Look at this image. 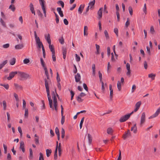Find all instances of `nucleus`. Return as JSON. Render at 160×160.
Wrapping results in <instances>:
<instances>
[{"instance_id": "obj_1", "label": "nucleus", "mask_w": 160, "mask_h": 160, "mask_svg": "<svg viewBox=\"0 0 160 160\" xmlns=\"http://www.w3.org/2000/svg\"><path fill=\"white\" fill-rule=\"evenodd\" d=\"M44 81L46 89V92L49 101V106L52 110H54V108L52 105V100L50 95L49 88L48 86V84L51 82L50 80L49 79H47L46 78H45L44 79Z\"/></svg>"}, {"instance_id": "obj_2", "label": "nucleus", "mask_w": 160, "mask_h": 160, "mask_svg": "<svg viewBox=\"0 0 160 160\" xmlns=\"http://www.w3.org/2000/svg\"><path fill=\"white\" fill-rule=\"evenodd\" d=\"M56 96L59 98V96L57 94L56 90L55 89V90L52 92V98L53 99L54 106L55 110L57 111H58L57 107L58 104Z\"/></svg>"}, {"instance_id": "obj_3", "label": "nucleus", "mask_w": 160, "mask_h": 160, "mask_svg": "<svg viewBox=\"0 0 160 160\" xmlns=\"http://www.w3.org/2000/svg\"><path fill=\"white\" fill-rule=\"evenodd\" d=\"M34 34L36 44L37 45L38 48L40 49L41 48V46L43 45V44L42 42H41L39 37L37 36L36 31H34Z\"/></svg>"}, {"instance_id": "obj_4", "label": "nucleus", "mask_w": 160, "mask_h": 160, "mask_svg": "<svg viewBox=\"0 0 160 160\" xmlns=\"http://www.w3.org/2000/svg\"><path fill=\"white\" fill-rule=\"evenodd\" d=\"M133 114V112L130 113L126 114L122 116L120 118L119 121L120 122H124L128 120L132 114Z\"/></svg>"}, {"instance_id": "obj_5", "label": "nucleus", "mask_w": 160, "mask_h": 160, "mask_svg": "<svg viewBox=\"0 0 160 160\" xmlns=\"http://www.w3.org/2000/svg\"><path fill=\"white\" fill-rule=\"evenodd\" d=\"M18 72L17 74H18V76L21 78L27 79L29 78V76L28 74L24 72L19 71Z\"/></svg>"}, {"instance_id": "obj_6", "label": "nucleus", "mask_w": 160, "mask_h": 160, "mask_svg": "<svg viewBox=\"0 0 160 160\" xmlns=\"http://www.w3.org/2000/svg\"><path fill=\"white\" fill-rule=\"evenodd\" d=\"M40 4L41 6L42 9V10L45 17H46V12L45 7L44 5V0H39Z\"/></svg>"}, {"instance_id": "obj_7", "label": "nucleus", "mask_w": 160, "mask_h": 160, "mask_svg": "<svg viewBox=\"0 0 160 160\" xmlns=\"http://www.w3.org/2000/svg\"><path fill=\"white\" fill-rule=\"evenodd\" d=\"M86 95L85 93L83 92H81L80 94L77 97V100L79 102H82L83 100L82 99V98L85 96Z\"/></svg>"}, {"instance_id": "obj_8", "label": "nucleus", "mask_w": 160, "mask_h": 160, "mask_svg": "<svg viewBox=\"0 0 160 160\" xmlns=\"http://www.w3.org/2000/svg\"><path fill=\"white\" fill-rule=\"evenodd\" d=\"M18 72L17 71L12 72L9 73V76L7 77V79L8 80H11L17 74Z\"/></svg>"}, {"instance_id": "obj_9", "label": "nucleus", "mask_w": 160, "mask_h": 160, "mask_svg": "<svg viewBox=\"0 0 160 160\" xmlns=\"http://www.w3.org/2000/svg\"><path fill=\"white\" fill-rule=\"evenodd\" d=\"M146 114L145 112H143L142 115L141 119L140 124L142 125L143 124L145 121Z\"/></svg>"}, {"instance_id": "obj_10", "label": "nucleus", "mask_w": 160, "mask_h": 160, "mask_svg": "<svg viewBox=\"0 0 160 160\" xmlns=\"http://www.w3.org/2000/svg\"><path fill=\"white\" fill-rule=\"evenodd\" d=\"M160 113V107L158 109L156 112L154 114H153L149 118V119H150L156 117L159 115Z\"/></svg>"}, {"instance_id": "obj_11", "label": "nucleus", "mask_w": 160, "mask_h": 160, "mask_svg": "<svg viewBox=\"0 0 160 160\" xmlns=\"http://www.w3.org/2000/svg\"><path fill=\"white\" fill-rule=\"evenodd\" d=\"M126 68L128 71L126 72V74L127 76L130 77L131 74L130 66L129 64L128 63L126 64Z\"/></svg>"}, {"instance_id": "obj_12", "label": "nucleus", "mask_w": 160, "mask_h": 160, "mask_svg": "<svg viewBox=\"0 0 160 160\" xmlns=\"http://www.w3.org/2000/svg\"><path fill=\"white\" fill-rule=\"evenodd\" d=\"M131 136V133L130 130H128L127 132H125L123 136V138L125 140L127 138Z\"/></svg>"}, {"instance_id": "obj_13", "label": "nucleus", "mask_w": 160, "mask_h": 160, "mask_svg": "<svg viewBox=\"0 0 160 160\" xmlns=\"http://www.w3.org/2000/svg\"><path fill=\"white\" fill-rule=\"evenodd\" d=\"M19 148L22 150V152H25V150L24 148V143L23 141H22L20 142V146Z\"/></svg>"}, {"instance_id": "obj_14", "label": "nucleus", "mask_w": 160, "mask_h": 160, "mask_svg": "<svg viewBox=\"0 0 160 160\" xmlns=\"http://www.w3.org/2000/svg\"><path fill=\"white\" fill-rule=\"evenodd\" d=\"M45 38L46 40L47 41L48 43L49 44H51V40L50 34L48 33L47 35H45Z\"/></svg>"}, {"instance_id": "obj_15", "label": "nucleus", "mask_w": 160, "mask_h": 160, "mask_svg": "<svg viewBox=\"0 0 160 160\" xmlns=\"http://www.w3.org/2000/svg\"><path fill=\"white\" fill-rule=\"evenodd\" d=\"M67 52V50L66 48L63 47L62 49V53L63 54V58L64 59H65L66 57V55Z\"/></svg>"}, {"instance_id": "obj_16", "label": "nucleus", "mask_w": 160, "mask_h": 160, "mask_svg": "<svg viewBox=\"0 0 160 160\" xmlns=\"http://www.w3.org/2000/svg\"><path fill=\"white\" fill-rule=\"evenodd\" d=\"M75 81L76 82H79L81 79V76L80 74L79 73H77L75 76Z\"/></svg>"}, {"instance_id": "obj_17", "label": "nucleus", "mask_w": 160, "mask_h": 160, "mask_svg": "<svg viewBox=\"0 0 160 160\" xmlns=\"http://www.w3.org/2000/svg\"><path fill=\"white\" fill-rule=\"evenodd\" d=\"M30 8V10L31 11L32 13L34 15H35V12L34 9L33 5L32 3H30L29 5Z\"/></svg>"}, {"instance_id": "obj_18", "label": "nucleus", "mask_w": 160, "mask_h": 160, "mask_svg": "<svg viewBox=\"0 0 160 160\" xmlns=\"http://www.w3.org/2000/svg\"><path fill=\"white\" fill-rule=\"evenodd\" d=\"M131 130L134 133H136L137 131V128L136 124H135L134 126L131 128Z\"/></svg>"}, {"instance_id": "obj_19", "label": "nucleus", "mask_w": 160, "mask_h": 160, "mask_svg": "<svg viewBox=\"0 0 160 160\" xmlns=\"http://www.w3.org/2000/svg\"><path fill=\"white\" fill-rule=\"evenodd\" d=\"M103 8H100L98 12V14L99 16V19H100L102 17V11Z\"/></svg>"}, {"instance_id": "obj_20", "label": "nucleus", "mask_w": 160, "mask_h": 160, "mask_svg": "<svg viewBox=\"0 0 160 160\" xmlns=\"http://www.w3.org/2000/svg\"><path fill=\"white\" fill-rule=\"evenodd\" d=\"M14 86L15 87L16 89L17 90H22L23 89L22 87L17 83H14Z\"/></svg>"}, {"instance_id": "obj_21", "label": "nucleus", "mask_w": 160, "mask_h": 160, "mask_svg": "<svg viewBox=\"0 0 160 160\" xmlns=\"http://www.w3.org/2000/svg\"><path fill=\"white\" fill-rule=\"evenodd\" d=\"M23 47V45L22 43L18 44L15 46V48L16 49H21Z\"/></svg>"}, {"instance_id": "obj_22", "label": "nucleus", "mask_w": 160, "mask_h": 160, "mask_svg": "<svg viewBox=\"0 0 160 160\" xmlns=\"http://www.w3.org/2000/svg\"><path fill=\"white\" fill-rule=\"evenodd\" d=\"M57 10L60 16L62 17H63V14L61 8L60 7L57 8Z\"/></svg>"}, {"instance_id": "obj_23", "label": "nucleus", "mask_w": 160, "mask_h": 160, "mask_svg": "<svg viewBox=\"0 0 160 160\" xmlns=\"http://www.w3.org/2000/svg\"><path fill=\"white\" fill-rule=\"evenodd\" d=\"M95 46L96 49V51L95 52V54L98 55L100 53V46L97 44H95Z\"/></svg>"}, {"instance_id": "obj_24", "label": "nucleus", "mask_w": 160, "mask_h": 160, "mask_svg": "<svg viewBox=\"0 0 160 160\" xmlns=\"http://www.w3.org/2000/svg\"><path fill=\"white\" fill-rule=\"evenodd\" d=\"M49 48L50 50V51L52 52V53H55L54 48L52 45L51 44H49Z\"/></svg>"}, {"instance_id": "obj_25", "label": "nucleus", "mask_w": 160, "mask_h": 160, "mask_svg": "<svg viewBox=\"0 0 160 160\" xmlns=\"http://www.w3.org/2000/svg\"><path fill=\"white\" fill-rule=\"evenodd\" d=\"M57 145L56 148L55 149V153H54V158L55 159H57V151H58V141L57 142Z\"/></svg>"}, {"instance_id": "obj_26", "label": "nucleus", "mask_w": 160, "mask_h": 160, "mask_svg": "<svg viewBox=\"0 0 160 160\" xmlns=\"http://www.w3.org/2000/svg\"><path fill=\"white\" fill-rule=\"evenodd\" d=\"M84 8V5L82 6V5H81L78 8V12L79 14H81L82 13V12Z\"/></svg>"}, {"instance_id": "obj_27", "label": "nucleus", "mask_w": 160, "mask_h": 160, "mask_svg": "<svg viewBox=\"0 0 160 160\" xmlns=\"http://www.w3.org/2000/svg\"><path fill=\"white\" fill-rule=\"evenodd\" d=\"M95 2V0H93L92 1L90 2L88 4V6L90 7L91 9L92 8V6L94 5Z\"/></svg>"}, {"instance_id": "obj_28", "label": "nucleus", "mask_w": 160, "mask_h": 160, "mask_svg": "<svg viewBox=\"0 0 160 160\" xmlns=\"http://www.w3.org/2000/svg\"><path fill=\"white\" fill-rule=\"evenodd\" d=\"M33 158V152L31 148L29 149V158L30 160L32 159Z\"/></svg>"}, {"instance_id": "obj_29", "label": "nucleus", "mask_w": 160, "mask_h": 160, "mask_svg": "<svg viewBox=\"0 0 160 160\" xmlns=\"http://www.w3.org/2000/svg\"><path fill=\"white\" fill-rule=\"evenodd\" d=\"M107 131L108 134L112 135L113 132V130L111 128H109L107 129Z\"/></svg>"}, {"instance_id": "obj_30", "label": "nucleus", "mask_w": 160, "mask_h": 160, "mask_svg": "<svg viewBox=\"0 0 160 160\" xmlns=\"http://www.w3.org/2000/svg\"><path fill=\"white\" fill-rule=\"evenodd\" d=\"M52 153V150L51 149H47L46 150V153L47 156L48 157H49L51 153Z\"/></svg>"}, {"instance_id": "obj_31", "label": "nucleus", "mask_w": 160, "mask_h": 160, "mask_svg": "<svg viewBox=\"0 0 160 160\" xmlns=\"http://www.w3.org/2000/svg\"><path fill=\"white\" fill-rule=\"evenodd\" d=\"M16 62V59L15 58H13L10 61V65H14Z\"/></svg>"}, {"instance_id": "obj_32", "label": "nucleus", "mask_w": 160, "mask_h": 160, "mask_svg": "<svg viewBox=\"0 0 160 160\" xmlns=\"http://www.w3.org/2000/svg\"><path fill=\"white\" fill-rule=\"evenodd\" d=\"M88 27L87 26H85L84 28V36H87L88 33L86 32V31L88 30Z\"/></svg>"}, {"instance_id": "obj_33", "label": "nucleus", "mask_w": 160, "mask_h": 160, "mask_svg": "<svg viewBox=\"0 0 160 160\" xmlns=\"http://www.w3.org/2000/svg\"><path fill=\"white\" fill-rule=\"evenodd\" d=\"M117 88L119 91H120L121 89V84L119 81H118Z\"/></svg>"}, {"instance_id": "obj_34", "label": "nucleus", "mask_w": 160, "mask_h": 160, "mask_svg": "<svg viewBox=\"0 0 160 160\" xmlns=\"http://www.w3.org/2000/svg\"><path fill=\"white\" fill-rule=\"evenodd\" d=\"M156 75L153 73H150L148 74V77L151 78L152 80H154Z\"/></svg>"}, {"instance_id": "obj_35", "label": "nucleus", "mask_w": 160, "mask_h": 160, "mask_svg": "<svg viewBox=\"0 0 160 160\" xmlns=\"http://www.w3.org/2000/svg\"><path fill=\"white\" fill-rule=\"evenodd\" d=\"M0 85L4 87L7 90H8L9 89V85L8 84H5L1 83L0 84Z\"/></svg>"}, {"instance_id": "obj_36", "label": "nucleus", "mask_w": 160, "mask_h": 160, "mask_svg": "<svg viewBox=\"0 0 160 160\" xmlns=\"http://www.w3.org/2000/svg\"><path fill=\"white\" fill-rule=\"evenodd\" d=\"M44 70L45 72V74L46 75V76L47 78L48 79H49V76L48 72L47 70V68H44Z\"/></svg>"}, {"instance_id": "obj_37", "label": "nucleus", "mask_w": 160, "mask_h": 160, "mask_svg": "<svg viewBox=\"0 0 160 160\" xmlns=\"http://www.w3.org/2000/svg\"><path fill=\"white\" fill-rule=\"evenodd\" d=\"M2 104L3 105V109L5 110L7 108V103L4 100L2 102Z\"/></svg>"}, {"instance_id": "obj_38", "label": "nucleus", "mask_w": 160, "mask_h": 160, "mask_svg": "<svg viewBox=\"0 0 160 160\" xmlns=\"http://www.w3.org/2000/svg\"><path fill=\"white\" fill-rule=\"evenodd\" d=\"M0 22L2 25L4 27H6V24L5 22L3 21L2 18H0Z\"/></svg>"}, {"instance_id": "obj_39", "label": "nucleus", "mask_w": 160, "mask_h": 160, "mask_svg": "<svg viewBox=\"0 0 160 160\" xmlns=\"http://www.w3.org/2000/svg\"><path fill=\"white\" fill-rule=\"evenodd\" d=\"M141 104V101H139L138 102L135 104V107L139 109Z\"/></svg>"}, {"instance_id": "obj_40", "label": "nucleus", "mask_w": 160, "mask_h": 160, "mask_svg": "<svg viewBox=\"0 0 160 160\" xmlns=\"http://www.w3.org/2000/svg\"><path fill=\"white\" fill-rule=\"evenodd\" d=\"M40 62L42 66L44 68H46L45 66L44 61L42 58H40Z\"/></svg>"}, {"instance_id": "obj_41", "label": "nucleus", "mask_w": 160, "mask_h": 160, "mask_svg": "<svg viewBox=\"0 0 160 160\" xmlns=\"http://www.w3.org/2000/svg\"><path fill=\"white\" fill-rule=\"evenodd\" d=\"M9 8L11 9L13 12H14L15 9L14 5L12 4L9 6Z\"/></svg>"}, {"instance_id": "obj_42", "label": "nucleus", "mask_w": 160, "mask_h": 160, "mask_svg": "<svg viewBox=\"0 0 160 160\" xmlns=\"http://www.w3.org/2000/svg\"><path fill=\"white\" fill-rule=\"evenodd\" d=\"M65 136V131L63 128H62L61 130V137L63 138Z\"/></svg>"}, {"instance_id": "obj_43", "label": "nucleus", "mask_w": 160, "mask_h": 160, "mask_svg": "<svg viewBox=\"0 0 160 160\" xmlns=\"http://www.w3.org/2000/svg\"><path fill=\"white\" fill-rule=\"evenodd\" d=\"M62 118L61 123L62 125H63L65 121V116L63 115V114H61Z\"/></svg>"}, {"instance_id": "obj_44", "label": "nucleus", "mask_w": 160, "mask_h": 160, "mask_svg": "<svg viewBox=\"0 0 160 160\" xmlns=\"http://www.w3.org/2000/svg\"><path fill=\"white\" fill-rule=\"evenodd\" d=\"M102 83V91H104L105 90L104 85L106 86L107 85L106 83H105V84L103 81L100 82Z\"/></svg>"}, {"instance_id": "obj_45", "label": "nucleus", "mask_w": 160, "mask_h": 160, "mask_svg": "<svg viewBox=\"0 0 160 160\" xmlns=\"http://www.w3.org/2000/svg\"><path fill=\"white\" fill-rule=\"evenodd\" d=\"M104 34L105 35V36L106 37V38L107 39H108L109 38V36L108 35V31L106 30H105L104 31Z\"/></svg>"}, {"instance_id": "obj_46", "label": "nucleus", "mask_w": 160, "mask_h": 160, "mask_svg": "<svg viewBox=\"0 0 160 160\" xmlns=\"http://www.w3.org/2000/svg\"><path fill=\"white\" fill-rule=\"evenodd\" d=\"M128 10L130 15L132 16L133 14V10L131 7L129 6L128 8Z\"/></svg>"}, {"instance_id": "obj_47", "label": "nucleus", "mask_w": 160, "mask_h": 160, "mask_svg": "<svg viewBox=\"0 0 160 160\" xmlns=\"http://www.w3.org/2000/svg\"><path fill=\"white\" fill-rule=\"evenodd\" d=\"M143 11L145 14H146L147 13V7H146V3H145L144 4L143 8Z\"/></svg>"}, {"instance_id": "obj_48", "label": "nucleus", "mask_w": 160, "mask_h": 160, "mask_svg": "<svg viewBox=\"0 0 160 160\" xmlns=\"http://www.w3.org/2000/svg\"><path fill=\"white\" fill-rule=\"evenodd\" d=\"M59 41L61 44H63L64 43V39L62 37L59 39Z\"/></svg>"}, {"instance_id": "obj_49", "label": "nucleus", "mask_w": 160, "mask_h": 160, "mask_svg": "<svg viewBox=\"0 0 160 160\" xmlns=\"http://www.w3.org/2000/svg\"><path fill=\"white\" fill-rule=\"evenodd\" d=\"M58 3L60 4L62 8H63L64 7V4L63 2V1H61V0L59 1L58 2Z\"/></svg>"}, {"instance_id": "obj_50", "label": "nucleus", "mask_w": 160, "mask_h": 160, "mask_svg": "<svg viewBox=\"0 0 160 160\" xmlns=\"http://www.w3.org/2000/svg\"><path fill=\"white\" fill-rule=\"evenodd\" d=\"M76 60L77 62H78L80 60V58L77 54H75Z\"/></svg>"}, {"instance_id": "obj_51", "label": "nucleus", "mask_w": 160, "mask_h": 160, "mask_svg": "<svg viewBox=\"0 0 160 160\" xmlns=\"http://www.w3.org/2000/svg\"><path fill=\"white\" fill-rule=\"evenodd\" d=\"M57 80L58 82H60L61 80L59 73L58 72H57Z\"/></svg>"}, {"instance_id": "obj_52", "label": "nucleus", "mask_w": 160, "mask_h": 160, "mask_svg": "<svg viewBox=\"0 0 160 160\" xmlns=\"http://www.w3.org/2000/svg\"><path fill=\"white\" fill-rule=\"evenodd\" d=\"M99 77L100 79V82L102 81V74L101 73L100 71L98 72Z\"/></svg>"}, {"instance_id": "obj_53", "label": "nucleus", "mask_w": 160, "mask_h": 160, "mask_svg": "<svg viewBox=\"0 0 160 160\" xmlns=\"http://www.w3.org/2000/svg\"><path fill=\"white\" fill-rule=\"evenodd\" d=\"M24 116L27 117L28 116V109L27 108L25 109Z\"/></svg>"}, {"instance_id": "obj_54", "label": "nucleus", "mask_w": 160, "mask_h": 160, "mask_svg": "<svg viewBox=\"0 0 160 160\" xmlns=\"http://www.w3.org/2000/svg\"><path fill=\"white\" fill-rule=\"evenodd\" d=\"M88 136L89 141L90 143H91V142L92 141V137L91 135L89 133H88Z\"/></svg>"}, {"instance_id": "obj_55", "label": "nucleus", "mask_w": 160, "mask_h": 160, "mask_svg": "<svg viewBox=\"0 0 160 160\" xmlns=\"http://www.w3.org/2000/svg\"><path fill=\"white\" fill-rule=\"evenodd\" d=\"M10 45L9 43H7L4 44L2 46V47L4 48H7L9 47Z\"/></svg>"}, {"instance_id": "obj_56", "label": "nucleus", "mask_w": 160, "mask_h": 160, "mask_svg": "<svg viewBox=\"0 0 160 160\" xmlns=\"http://www.w3.org/2000/svg\"><path fill=\"white\" fill-rule=\"evenodd\" d=\"M40 156L39 157V160H44V158L42 153L40 152L39 153Z\"/></svg>"}, {"instance_id": "obj_57", "label": "nucleus", "mask_w": 160, "mask_h": 160, "mask_svg": "<svg viewBox=\"0 0 160 160\" xmlns=\"http://www.w3.org/2000/svg\"><path fill=\"white\" fill-rule=\"evenodd\" d=\"M83 88H84V89H85V90L86 91H88V88L87 86V85L85 83H83Z\"/></svg>"}, {"instance_id": "obj_58", "label": "nucleus", "mask_w": 160, "mask_h": 160, "mask_svg": "<svg viewBox=\"0 0 160 160\" xmlns=\"http://www.w3.org/2000/svg\"><path fill=\"white\" fill-rule=\"evenodd\" d=\"M114 32L116 35L117 37L118 36V29L117 28H115L114 29Z\"/></svg>"}, {"instance_id": "obj_59", "label": "nucleus", "mask_w": 160, "mask_h": 160, "mask_svg": "<svg viewBox=\"0 0 160 160\" xmlns=\"http://www.w3.org/2000/svg\"><path fill=\"white\" fill-rule=\"evenodd\" d=\"M30 61L28 59L26 58L23 61V63L24 64H26L29 63Z\"/></svg>"}, {"instance_id": "obj_60", "label": "nucleus", "mask_w": 160, "mask_h": 160, "mask_svg": "<svg viewBox=\"0 0 160 160\" xmlns=\"http://www.w3.org/2000/svg\"><path fill=\"white\" fill-rule=\"evenodd\" d=\"M55 132L57 135H60L59 129L58 127L55 128Z\"/></svg>"}, {"instance_id": "obj_61", "label": "nucleus", "mask_w": 160, "mask_h": 160, "mask_svg": "<svg viewBox=\"0 0 160 160\" xmlns=\"http://www.w3.org/2000/svg\"><path fill=\"white\" fill-rule=\"evenodd\" d=\"M130 24V22H129V18H127V21L125 23V26L126 27H128L129 25Z\"/></svg>"}, {"instance_id": "obj_62", "label": "nucleus", "mask_w": 160, "mask_h": 160, "mask_svg": "<svg viewBox=\"0 0 160 160\" xmlns=\"http://www.w3.org/2000/svg\"><path fill=\"white\" fill-rule=\"evenodd\" d=\"M52 53V58L53 61L55 62L56 61V56L55 55V53Z\"/></svg>"}, {"instance_id": "obj_63", "label": "nucleus", "mask_w": 160, "mask_h": 160, "mask_svg": "<svg viewBox=\"0 0 160 160\" xmlns=\"http://www.w3.org/2000/svg\"><path fill=\"white\" fill-rule=\"evenodd\" d=\"M18 130L21 136H22V130L21 128L20 127H18Z\"/></svg>"}, {"instance_id": "obj_64", "label": "nucleus", "mask_w": 160, "mask_h": 160, "mask_svg": "<svg viewBox=\"0 0 160 160\" xmlns=\"http://www.w3.org/2000/svg\"><path fill=\"white\" fill-rule=\"evenodd\" d=\"M136 89V85L134 84L132 86V90H131L132 92V93Z\"/></svg>"}]
</instances>
